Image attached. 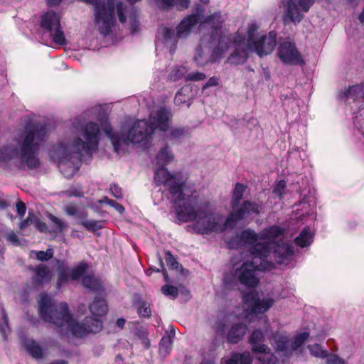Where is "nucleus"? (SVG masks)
<instances>
[{
  "instance_id": "1",
  "label": "nucleus",
  "mask_w": 364,
  "mask_h": 364,
  "mask_svg": "<svg viewBox=\"0 0 364 364\" xmlns=\"http://www.w3.org/2000/svg\"><path fill=\"white\" fill-rule=\"evenodd\" d=\"M81 138L74 139L71 145L59 144L50 151V156L58 161V167L64 176L71 178L78 171L80 164V154H92L98 148L100 130L97 123L90 122L80 127Z\"/></svg>"
},
{
  "instance_id": "2",
  "label": "nucleus",
  "mask_w": 364,
  "mask_h": 364,
  "mask_svg": "<svg viewBox=\"0 0 364 364\" xmlns=\"http://www.w3.org/2000/svg\"><path fill=\"white\" fill-rule=\"evenodd\" d=\"M38 313L43 319L57 328H65L76 337H82L90 333H97L102 328L100 320L94 317H86L83 323H79L73 319L68 306L62 302L55 305L47 294H41L38 301Z\"/></svg>"
},
{
  "instance_id": "3",
  "label": "nucleus",
  "mask_w": 364,
  "mask_h": 364,
  "mask_svg": "<svg viewBox=\"0 0 364 364\" xmlns=\"http://www.w3.org/2000/svg\"><path fill=\"white\" fill-rule=\"evenodd\" d=\"M46 134L44 124L28 122L16 139L18 147L13 145L4 146L0 151V160L6 161L19 156L29 168H37L40 165L37 154Z\"/></svg>"
},
{
  "instance_id": "4",
  "label": "nucleus",
  "mask_w": 364,
  "mask_h": 364,
  "mask_svg": "<svg viewBox=\"0 0 364 364\" xmlns=\"http://www.w3.org/2000/svg\"><path fill=\"white\" fill-rule=\"evenodd\" d=\"M101 126L117 153H119L124 146H127L129 143H140L146 140L153 134V127H149V122L145 119L136 121L127 133H122L121 136L114 133L107 120L102 122Z\"/></svg>"
},
{
  "instance_id": "5",
  "label": "nucleus",
  "mask_w": 364,
  "mask_h": 364,
  "mask_svg": "<svg viewBox=\"0 0 364 364\" xmlns=\"http://www.w3.org/2000/svg\"><path fill=\"white\" fill-rule=\"evenodd\" d=\"M258 260L252 259V261L243 262L235 269L232 277H224V284L231 289L233 287L234 281H237L248 289L256 287L259 283L258 271L271 270L274 267V264L265 259Z\"/></svg>"
},
{
  "instance_id": "6",
  "label": "nucleus",
  "mask_w": 364,
  "mask_h": 364,
  "mask_svg": "<svg viewBox=\"0 0 364 364\" xmlns=\"http://www.w3.org/2000/svg\"><path fill=\"white\" fill-rule=\"evenodd\" d=\"M245 190L246 186L240 183H237L232 190L230 200L232 210L227 217V224L230 226V228H235L238 221L244 220L249 215L260 213L261 205L248 200H242Z\"/></svg>"
},
{
  "instance_id": "7",
  "label": "nucleus",
  "mask_w": 364,
  "mask_h": 364,
  "mask_svg": "<svg viewBox=\"0 0 364 364\" xmlns=\"http://www.w3.org/2000/svg\"><path fill=\"white\" fill-rule=\"evenodd\" d=\"M228 244L231 248L247 249L253 259H266L270 255L269 244L262 241L260 234L252 229H246L237 234Z\"/></svg>"
},
{
  "instance_id": "8",
  "label": "nucleus",
  "mask_w": 364,
  "mask_h": 364,
  "mask_svg": "<svg viewBox=\"0 0 364 364\" xmlns=\"http://www.w3.org/2000/svg\"><path fill=\"white\" fill-rule=\"evenodd\" d=\"M193 228L198 234L208 235L223 232L230 226L227 224V218L224 219L220 213L214 212L210 203L205 202L199 208V215Z\"/></svg>"
},
{
  "instance_id": "9",
  "label": "nucleus",
  "mask_w": 364,
  "mask_h": 364,
  "mask_svg": "<svg viewBox=\"0 0 364 364\" xmlns=\"http://www.w3.org/2000/svg\"><path fill=\"white\" fill-rule=\"evenodd\" d=\"M154 181L157 185H164L174 203L188 200L185 189L186 178L181 172L172 173L167 168H160L155 172Z\"/></svg>"
},
{
  "instance_id": "10",
  "label": "nucleus",
  "mask_w": 364,
  "mask_h": 364,
  "mask_svg": "<svg viewBox=\"0 0 364 364\" xmlns=\"http://www.w3.org/2000/svg\"><path fill=\"white\" fill-rule=\"evenodd\" d=\"M94 6L95 22L101 34L106 36L112 32L115 23L114 6L115 0H81Z\"/></svg>"
},
{
  "instance_id": "11",
  "label": "nucleus",
  "mask_w": 364,
  "mask_h": 364,
  "mask_svg": "<svg viewBox=\"0 0 364 364\" xmlns=\"http://www.w3.org/2000/svg\"><path fill=\"white\" fill-rule=\"evenodd\" d=\"M200 21V16L198 14L188 15L183 18L174 30L163 27L160 29L159 34L162 37L165 43H172L170 51L174 52L176 48V43L178 38H186L191 32L193 28L196 26Z\"/></svg>"
},
{
  "instance_id": "12",
  "label": "nucleus",
  "mask_w": 364,
  "mask_h": 364,
  "mask_svg": "<svg viewBox=\"0 0 364 364\" xmlns=\"http://www.w3.org/2000/svg\"><path fill=\"white\" fill-rule=\"evenodd\" d=\"M264 335L259 329L254 330L249 338L251 350L255 353H258L256 358L259 364H277V358L271 352L270 348L263 343Z\"/></svg>"
},
{
  "instance_id": "13",
  "label": "nucleus",
  "mask_w": 364,
  "mask_h": 364,
  "mask_svg": "<svg viewBox=\"0 0 364 364\" xmlns=\"http://www.w3.org/2000/svg\"><path fill=\"white\" fill-rule=\"evenodd\" d=\"M230 41L234 50L229 55L226 62L232 65L244 64L248 58V53L252 51V46L247 43L245 38L237 33L231 36Z\"/></svg>"
},
{
  "instance_id": "14",
  "label": "nucleus",
  "mask_w": 364,
  "mask_h": 364,
  "mask_svg": "<svg viewBox=\"0 0 364 364\" xmlns=\"http://www.w3.org/2000/svg\"><path fill=\"white\" fill-rule=\"evenodd\" d=\"M41 27L50 33L55 43L59 45L66 44V39L60 23V16L55 12L50 11L41 17Z\"/></svg>"
},
{
  "instance_id": "15",
  "label": "nucleus",
  "mask_w": 364,
  "mask_h": 364,
  "mask_svg": "<svg viewBox=\"0 0 364 364\" xmlns=\"http://www.w3.org/2000/svg\"><path fill=\"white\" fill-rule=\"evenodd\" d=\"M315 0H282L285 15L293 23H299L304 18L302 12H308Z\"/></svg>"
},
{
  "instance_id": "16",
  "label": "nucleus",
  "mask_w": 364,
  "mask_h": 364,
  "mask_svg": "<svg viewBox=\"0 0 364 364\" xmlns=\"http://www.w3.org/2000/svg\"><path fill=\"white\" fill-rule=\"evenodd\" d=\"M64 212L68 216H73L77 220V223L86 230L95 232L102 228L101 222L94 220H87L88 213L84 208H79L73 203L64 206Z\"/></svg>"
},
{
  "instance_id": "17",
  "label": "nucleus",
  "mask_w": 364,
  "mask_h": 364,
  "mask_svg": "<svg viewBox=\"0 0 364 364\" xmlns=\"http://www.w3.org/2000/svg\"><path fill=\"white\" fill-rule=\"evenodd\" d=\"M280 60L287 65H303L305 62L301 54L297 50L295 43L289 41L280 43L277 52Z\"/></svg>"
},
{
  "instance_id": "18",
  "label": "nucleus",
  "mask_w": 364,
  "mask_h": 364,
  "mask_svg": "<svg viewBox=\"0 0 364 364\" xmlns=\"http://www.w3.org/2000/svg\"><path fill=\"white\" fill-rule=\"evenodd\" d=\"M115 11L117 12L119 22L122 24L127 22V17H129L132 33L139 31V21L138 20V12L133 5L127 6L122 1L116 2L114 6V12Z\"/></svg>"
},
{
  "instance_id": "19",
  "label": "nucleus",
  "mask_w": 364,
  "mask_h": 364,
  "mask_svg": "<svg viewBox=\"0 0 364 364\" xmlns=\"http://www.w3.org/2000/svg\"><path fill=\"white\" fill-rule=\"evenodd\" d=\"M242 301L247 304L253 314H264L274 304V300L271 297L260 299L257 292L250 291L245 294Z\"/></svg>"
},
{
  "instance_id": "20",
  "label": "nucleus",
  "mask_w": 364,
  "mask_h": 364,
  "mask_svg": "<svg viewBox=\"0 0 364 364\" xmlns=\"http://www.w3.org/2000/svg\"><path fill=\"white\" fill-rule=\"evenodd\" d=\"M188 200H182L183 203L176 208V213L179 220L182 222L195 221L199 215V210H196L194 207L189 203L197 200L198 196L196 191L190 195L186 193Z\"/></svg>"
},
{
  "instance_id": "21",
  "label": "nucleus",
  "mask_w": 364,
  "mask_h": 364,
  "mask_svg": "<svg viewBox=\"0 0 364 364\" xmlns=\"http://www.w3.org/2000/svg\"><path fill=\"white\" fill-rule=\"evenodd\" d=\"M277 33L274 31L269 33L268 36H262L258 41L252 43V50L260 57L270 54L275 48Z\"/></svg>"
},
{
  "instance_id": "22",
  "label": "nucleus",
  "mask_w": 364,
  "mask_h": 364,
  "mask_svg": "<svg viewBox=\"0 0 364 364\" xmlns=\"http://www.w3.org/2000/svg\"><path fill=\"white\" fill-rule=\"evenodd\" d=\"M171 113L165 108L161 107L150 114L149 124V127H153V133L154 130L159 129L161 131H166L169 126V120Z\"/></svg>"
},
{
  "instance_id": "23",
  "label": "nucleus",
  "mask_w": 364,
  "mask_h": 364,
  "mask_svg": "<svg viewBox=\"0 0 364 364\" xmlns=\"http://www.w3.org/2000/svg\"><path fill=\"white\" fill-rule=\"evenodd\" d=\"M29 269L33 273L31 280L34 287H43L50 283L53 279V273L46 264H41L36 267H30Z\"/></svg>"
},
{
  "instance_id": "24",
  "label": "nucleus",
  "mask_w": 364,
  "mask_h": 364,
  "mask_svg": "<svg viewBox=\"0 0 364 364\" xmlns=\"http://www.w3.org/2000/svg\"><path fill=\"white\" fill-rule=\"evenodd\" d=\"M205 22L211 28V35L205 36V37H209V39L213 38V40H215L216 38L226 36L225 34V28L223 25L225 19L223 18L220 11L214 12L210 16H208Z\"/></svg>"
},
{
  "instance_id": "25",
  "label": "nucleus",
  "mask_w": 364,
  "mask_h": 364,
  "mask_svg": "<svg viewBox=\"0 0 364 364\" xmlns=\"http://www.w3.org/2000/svg\"><path fill=\"white\" fill-rule=\"evenodd\" d=\"M210 43L209 37L203 36L200 44L196 48L194 61L198 66L203 67L211 63L210 55L211 46Z\"/></svg>"
},
{
  "instance_id": "26",
  "label": "nucleus",
  "mask_w": 364,
  "mask_h": 364,
  "mask_svg": "<svg viewBox=\"0 0 364 364\" xmlns=\"http://www.w3.org/2000/svg\"><path fill=\"white\" fill-rule=\"evenodd\" d=\"M218 41V46L214 48L211 51L210 60L211 63L218 62L223 58L224 55L228 50L229 48V42L230 41V38L227 36H223L221 38H216L215 40L213 38L210 39V45L212 47L215 43Z\"/></svg>"
},
{
  "instance_id": "27",
  "label": "nucleus",
  "mask_w": 364,
  "mask_h": 364,
  "mask_svg": "<svg viewBox=\"0 0 364 364\" xmlns=\"http://www.w3.org/2000/svg\"><path fill=\"white\" fill-rule=\"evenodd\" d=\"M271 247L273 258L278 264H285L293 255V247L287 243L273 244Z\"/></svg>"
},
{
  "instance_id": "28",
  "label": "nucleus",
  "mask_w": 364,
  "mask_h": 364,
  "mask_svg": "<svg viewBox=\"0 0 364 364\" xmlns=\"http://www.w3.org/2000/svg\"><path fill=\"white\" fill-rule=\"evenodd\" d=\"M247 330V327L244 323L233 324L227 335L228 342L230 343H238L245 335Z\"/></svg>"
},
{
  "instance_id": "29",
  "label": "nucleus",
  "mask_w": 364,
  "mask_h": 364,
  "mask_svg": "<svg viewBox=\"0 0 364 364\" xmlns=\"http://www.w3.org/2000/svg\"><path fill=\"white\" fill-rule=\"evenodd\" d=\"M363 86L361 84L352 85L348 87V89L341 91L339 93V98L341 100H352L355 101L358 99L363 98Z\"/></svg>"
},
{
  "instance_id": "30",
  "label": "nucleus",
  "mask_w": 364,
  "mask_h": 364,
  "mask_svg": "<svg viewBox=\"0 0 364 364\" xmlns=\"http://www.w3.org/2000/svg\"><path fill=\"white\" fill-rule=\"evenodd\" d=\"M288 338L282 334L277 333L272 337V346L277 352H282L286 355L291 353Z\"/></svg>"
},
{
  "instance_id": "31",
  "label": "nucleus",
  "mask_w": 364,
  "mask_h": 364,
  "mask_svg": "<svg viewBox=\"0 0 364 364\" xmlns=\"http://www.w3.org/2000/svg\"><path fill=\"white\" fill-rule=\"evenodd\" d=\"M284 233V230L278 226L274 225L265 228L260 233V237L262 241H267L269 244L270 252H272L271 245L274 243L272 240L276 239L277 237L282 235Z\"/></svg>"
},
{
  "instance_id": "32",
  "label": "nucleus",
  "mask_w": 364,
  "mask_h": 364,
  "mask_svg": "<svg viewBox=\"0 0 364 364\" xmlns=\"http://www.w3.org/2000/svg\"><path fill=\"white\" fill-rule=\"evenodd\" d=\"M89 308L90 312L95 316H105L108 309L105 300L98 297L95 298Z\"/></svg>"
},
{
  "instance_id": "33",
  "label": "nucleus",
  "mask_w": 364,
  "mask_h": 364,
  "mask_svg": "<svg viewBox=\"0 0 364 364\" xmlns=\"http://www.w3.org/2000/svg\"><path fill=\"white\" fill-rule=\"evenodd\" d=\"M252 356L250 352L232 353L225 364H252Z\"/></svg>"
},
{
  "instance_id": "34",
  "label": "nucleus",
  "mask_w": 364,
  "mask_h": 364,
  "mask_svg": "<svg viewBox=\"0 0 364 364\" xmlns=\"http://www.w3.org/2000/svg\"><path fill=\"white\" fill-rule=\"evenodd\" d=\"M57 271V287L59 289L63 284L66 283L70 279H72L71 268L64 264H60L58 267Z\"/></svg>"
},
{
  "instance_id": "35",
  "label": "nucleus",
  "mask_w": 364,
  "mask_h": 364,
  "mask_svg": "<svg viewBox=\"0 0 364 364\" xmlns=\"http://www.w3.org/2000/svg\"><path fill=\"white\" fill-rule=\"evenodd\" d=\"M24 346L26 350L33 358L38 359L43 357V349L35 341L27 339L24 342Z\"/></svg>"
},
{
  "instance_id": "36",
  "label": "nucleus",
  "mask_w": 364,
  "mask_h": 364,
  "mask_svg": "<svg viewBox=\"0 0 364 364\" xmlns=\"http://www.w3.org/2000/svg\"><path fill=\"white\" fill-rule=\"evenodd\" d=\"M175 335L173 331H171L166 336L162 337L159 343V353L163 356H166L172 348V336Z\"/></svg>"
},
{
  "instance_id": "37",
  "label": "nucleus",
  "mask_w": 364,
  "mask_h": 364,
  "mask_svg": "<svg viewBox=\"0 0 364 364\" xmlns=\"http://www.w3.org/2000/svg\"><path fill=\"white\" fill-rule=\"evenodd\" d=\"M173 157L169 147L166 145L159 151L156 156L157 164L161 166V168H164L168 162L173 161Z\"/></svg>"
},
{
  "instance_id": "38",
  "label": "nucleus",
  "mask_w": 364,
  "mask_h": 364,
  "mask_svg": "<svg viewBox=\"0 0 364 364\" xmlns=\"http://www.w3.org/2000/svg\"><path fill=\"white\" fill-rule=\"evenodd\" d=\"M312 240L313 236L309 228H304L294 240L296 245L301 247L309 246L312 242Z\"/></svg>"
},
{
  "instance_id": "39",
  "label": "nucleus",
  "mask_w": 364,
  "mask_h": 364,
  "mask_svg": "<svg viewBox=\"0 0 364 364\" xmlns=\"http://www.w3.org/2000/svg\"><path fill=\"white\" fill-rule=\"evenodd\" d=\"M48 218L52 223L53 232L61 233L68 230V225L64 220L57 218L51 213L48 214Z\"/></svg>"
},
{
  "instance_id": "40",
  "label": "nucleus",
  "mask_w": 364,
  "mask_h": 364,
  "mask_svg": "<svg viewBox=\"0 0 364 364\" xmlns=\"http://www.w3.org/2000/svg\"><path fill=\"white\" fill-rule=\"evenodd\" d=\"M82 285L93 291H100L102 289L101 282L92 275H86L82 278Z\"/></svg>"
},
{
  "instance_id": "41",
  "label": "nucleus",
  "mask_w": 364,
  "mask_h": 364,
  "mask_svg": "<svg viewBox=\"0 0 364 364\" xmlns=\"http://www.w3.org/2000/svg\"><path fill=\"white\" fill-rule=\"evenodd\" d=\"M137 312L141 317L149 318L151 316V311L150 304L145 301H139L137 304Z\"/></svg>"
},
{
  "instance_id": "42",
  "label": "nucleus",
  "mask_w": 364,
  "mask_h": 364,
  "mask_svg": "<svg viewBox=\"0 0 364 364\" xmlns=\"http://www.w3.org/2000/svg\"><path fill=\"white\" fill-rule=\"evenodd\" d=\"M0 332L4 338L7 333L9 332L7 314L5 309L2 306H1Z\"/></svg>"
},
{
  "instance_id": "43",
  "label": "nucleus",
  "mask_w": 364,
  "mask_h": 364,
  "mask_svg": "<svg viewBox=\"0 0 364 364\" xmlns=\"http://www.w3.org/2000/svg\"><path fill=\"white\" fill-rule=\"evenodd\" d=\"M87 269V264L86 263H81L77 267L71 269L72 279H79L86 272Z\"/></svg>"
},
{
  "instance_id": "44",
  "label": "nucleus",
  "mask_w": 364,
  "mask_h": 364,
  "mask_svg": "<svg viewBox=\"0 0 364 364\" xmlns=\"http://www.w3.org/2000/svg\"><path fill=\"white\" fill-rule=\"evenodd\" d=\"M309 336V333L307 332H304L297 335L291 343V351L295 350L299 348L304 343V341H306Z\"/></svg>"
},
{
  "instance_id": "45",
  "label": "nucleus",
  "mask_w": 364,
  "mask_h": 364,
  "mask_svg": "<svg viewBox=\"0 0 364 364\" xmlns=\"http://www.w3.org/2000/svg\"><path fill=\"white\" fill-rule=\"evenodd\" d=\"M259 28V25L255 22L251 23L248 26L247 35V40H246L247 43H250V46H252V43L255 41L254 38L255 33L257 31Z\"/></svg>"
},
{
  "instance_id": "46",
  "label": "nucleus",
  "mask_w": 364,
  "mask_h": 364,
  "mask_svg": "<svg viewBox=\"0 0 364 364\" xmlns=\"http://www.w3.org/2000/svg\"><path fill=\"white\" fill-rule=\"evenodd\" d=\"M309 350L311 354L315 357L318 358H325L327 357L326 350H323L321 346L318 344H314L312 346H309Z\"/></svg>"
},
{
  "instance_id": "47",
  "label": "nucleus",
  "mask_w": 364,
  "mask_h": 364,
  "mask_svg": "<svg viewBox=\"0 0 364 364\" xmlns=\"http://www.w3.org/2000/svg\"><path fill=\"white\" fill-rule=\"evenodd\" d=\"M186 132L185 128H174L171 130L169 138L171 140H179L186 136Z\"/></svg>"
},
{
  "instance_id": "48",
  "label": "nucleus",
  "mask_w": 364,
  "mask_h": 364,
  "mask_svg": "<svg viewBox=\"0 0 364 364\" xmlns=\"http://www.w3.org/2000/svg\"><path fill=\"white\" fill-rule=\"evenodd\" d=\"M175 0H156L158 8L164 11H170L174 7Z\"/></svg>"
},
{
  "instance_id": "49",
  "label": "nucleus",
  "mask_w": 364,
  "mask_h": 364,
  "mask_svg": "<svg viewBox=\"0 0 364 364\" xmlns=\"http://www.w3.org/2000/svg\"><path fill=\"white\" fill-rule=\"evenodd\" d=\"M161 291L164 295L171 296L173 299L176 298L178 294V289L171 285H164L161 287Z\"/></svg>"
},
{
  "instance_id": "50",
  "label": "nucleus",
  "mask_w": 364,
  "mask_h": 364,
  "mask_svg": "<svg viewBox=\"0 0 364 364\" xmlns=\"http://www.w3.org/2000/svg\"><path fill=\"white\" fill-rule=\"evenodd\" d=\"M206 78V75L200 72L191 73L185 75L184 79L186 82L188 81H200Z\"/></svg>"
},
{
  "instance_id": "51",
  "label": "nucleus",
  "mask_w": 364,
  "mask_h": 364,
  "mask_svg": "<svg viewBox=\"0 0 364 364\" xmlns=\"http://www.w3.org/2000/svg\"><path fill=\"white\" fill-rule=\"evenodd\" d=\"M165 260L169 268L177 269L179 267V263L169 251L166 252Z\"/></svg>"
},
{
  "instance_id": "52",
  "label": "nucleus",
  "mask_w": 364,
  "mask_h": 364,
  "mask_svg": "<svg viewBox=\"0 0 364 364\" xmlns=\"http://www.w3.org/2000/svg\"><path fill=\"white\" fill-rule=\"evenodd\" d=\"M36 258L38 260L44 262L48 261L53 257V250L48 249L46 252L38 251L36 252Z\"/></svg>"
},
{
  "instance_id": "53",
  "label": "nucleus",
  "mask_w": 364,
  "mask_h": 364,
  "mask_svg": "<svg viewBox=\"0 0 364 364\" xmlns=\"http://www.w3.org/2000/svg\"><path fill=\"white\" fill-rule=\"evenodd\" d=\"M186 72V68L184 67H176L174 68H173L171 74H170V77L176 81V80H178V79L183 77V76L185 77V73Z\"/></svg>"
},
{
  "instance_id": "54",
  "label": "nucleus",
  "mask_w": 364,
  "mask_h": 364,
  "mask_svg": "<svg viewBox=\"0 0 364 364\" xmlns=\"http://www.w3.org/2000/svg\"><path fill=\"white\" fill-rule=\"evenodd\" d=\"M68 197H77L81 198L83 197L84 193L80 189L75 187H70L68 190L63 192Z\"/></svg>"
},
{
  "instance_id": "55",
  "label": "nucleus",
  "mask_w": 364,
  "mask_h": 364,
  "mask_svg": "<svg viewBox=\"0 0 364 364\" xmlns=\"http://www.w3.org/2000/svg\"><path fill=\"white\" fill-rule=\"evenodd\" d=\"M33 225H35L36 228L41 232H46L48 230V227L46 223L40 220L36 217H34L33 219Z\"/></svg>"
},
{
  "instance_id": "56",
  "label": "nucleus",
  "mask_w": 364,
  "mask_h": 364,
  "mask_svg": "<svg viewBox=\"0 0 364 364\" xmlns=\"http://www.w3.org/2000/svg\"><path fill=\"white\" fill-rule=\"evenodd\" d=\"M110 191L114 197L117 199L122 198V189L116 184H112L110 186Z\"/></svg>"
},
{
  "instance_id": "57",
  "label": "nucleus",
  "mask_w": 364,
  "mask_h": 364,
  "mask_svg": "<svg viewBox=\"0 0 364 364\" xmlns=\"http://www.w3.org/2000/svg\"><path fill=\"white\" fill-rule=\"evenodd\" d=\"M174 6H176L179 11L187 9L190 5V0H175Z\"/></svg>"
},
{
  "instance_id": "58",
  "label": "nucleus",
  "mask_w": 364,
  "mask_h": 364,
  "mask_svg": "<svg viewBox=\"0 0 364 364\" xmlns=\"http://www.w3.org/2000/svg\"><path fill=\"white\" fill-rule=\"evenodd\" d=\"M33 219L34 216H31V213H29L27 218L20 223L19 229L21 230H24L30 224H33Z\"/></svg>"
},
{
  "instance_id": "59",
  "label": "nucleus",
  "mask_w": 364,
  "mask_h": 364,
  "mask_svg": "<svg viewBox=\"0 0 364 364\" xmlns=\"http://www.w3.org/2000/svg\"><path fill=\"white\" fill-rule=\"evenodd\" d=\"M6 238L7 239V240L9 242H10L13 245H20L19 239H18L17 235L13 231L9 232L6 235Z\"/></svg>"
},
{
  "instance_id": "60",
  "label": "nucleus",
  "mask_w": 364,
  "mask_h": 364,
  "mask_svg": "<svg viewBox=\"0 0 364 364\" xmlns=\"http://www.w3.org/2000/svg\"><path fill=\"white\" fill-rule=\"evenodd\" d=\"M327 364H346L345 361L336 355H330L327 358Z\"/></svg>"
},
{
  "instance_id": "61",
  "label": "nucleus",
  "mask_w": 364,
  "mask_h": 364,
  "mask_svg": "<svg viewBox=\"0 0 364 364\" xmlns=\"http://www.w3.org/2000/svg\"><path fill=\"white\" fill-rule=\"evenodd\" d=\"M16 207L18 215L21 218H23L25 215L26 211V207L25 203L19 200L16 203Z\"/></svg>"
},
{
  "instance_id": "62",
  "label": "nucleus",
  "mask_w": 364,
  "mask_h": 364,
  "mask_svg": "<svg viewBox=\"0 0 364 364\" xmlns=\"http://www.w3.org/2000/svg\"><path fill=\"white\" fill-rule=\"evenodd\" d=\"M219 85L218 79L215 77H211L208 79L205 85L203 86V89H205L210 87H214Z\"/></svg>"
},
{
  "instance_id": "63",
  "label": "nucleus",
  "mask_w": 364,
  "mask_h": 364,
  "mask_svg": "<svg viewBox=\"0 0 364 364\" xmlns=\"http://www.w3.org/2000/svg\"><path fill=\"white\" fill-rule=\"evenodd\" d=\"M185 102H186V99H185L184 96L183 95L182 92L178 91L176 93L175 99H174L175 104L179 105Z\"/></svg>"
},
{
  "instance_id": "64",
  "label": "nucleus",
  "mask_w": 364,
  "mask_h": 364,
  "mask_svg": "<svg viewBox=\"0 0 364 364\" xmlns=\"http://www.w3.org/2000/svg\"><path fill=\"white\" fill-rule=\"evenodd\" d=\"M285 186L286 184L284 181H279V183L277 184L276 187L274 189V192L279 195H282V192L284 189Z\"/></svg>"
}]
</instances>
